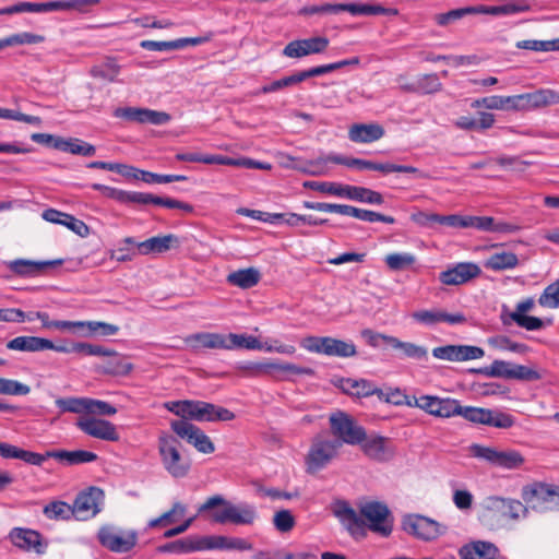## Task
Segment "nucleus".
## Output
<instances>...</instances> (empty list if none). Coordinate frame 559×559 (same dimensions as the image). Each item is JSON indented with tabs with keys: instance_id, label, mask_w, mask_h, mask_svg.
<instances>
[{
	"instance_id": "bb28decb",
	"label": "nucleus",
	"mask_w": 559,
	"mask_h": 559,
	"mask_svg": "<svg viewBox=\"0 0 559 559\" xmlns=\"http://www.w3.org/2000/svg\"><path fill=\"white\" fill-rule=\"evenodd\" d=\"M90 355H100L103 361L96 366V369L106 374L111 376H126L131 369L132 365L124 358L118 355L117 352H85Z\"/></svg>"
},
{
	"instance_id": "f3484780",
	"label": "nucleus",
	"mask_w": 559,
	"mask_h": 559,
	"mask_svg": "<svg viewBox=\"0 0 559 559\" xmlns=\"http://www.w3.org/2000/svg\"><path fill=\"white\" fill-rule=\"evenodd\" d=\"M114 116L131 122L151 123L154 126H163L170 120V115L165 111L140 107H118L115 109Z\"/></svg>"
},
{
	"instance_id": "72a5a7b5",
	"label": "nucleus",
	"mask_w": 559,
	"mask_h": 559,
	"mask_svg": "<svg viewBox=\"0 0 559 559\" xmlns=\"http://www.w3.org/2000/svg\"><path fill=\"white\" fill-rule=\"evenodd\" d=\"M361 338L365 340L366 345L370 347H383L385 349H423L413 344L402 343L395 337L377 333L370 329L362 330Z\"/></svg>"
},
{
	"instance_id": "3c124183",
	"label": "nucleus",
	"mask_w": 559,
	"mask_h": 559,
	"mask_svg": "<svg viewBox=\"0 0 559 559\" xmlns=\"http://www.w3.org/2000/svg\"><path fill=\"white\" fill-rule=\"evenodd\" d=\"M138 241L133 237H126L122 239L118 247L111 252V259L118 262L131 261L138 252Z\"/></svg>"
},
{
	"instance_id": "e2e57ef3",
	"label": "nucleus",
	"mask_w": 559,
	"mask_h": 559,
	"mask_svg": "<svg viewBox=\"0 0 559 559\" xmlns=\"http://www.w3.org/2000/svg\"><path fill=\"white\" fill-rule=\"evenodd\" d=\"M223 156L224 155H211V154H201L195 152H185L176 154V159L179 162H189V163H203L207 165H223Z\"/></svg>"
},
{
	"instance_id": "f8f14e48",
	"label": "nucleus",
	"mask_w": 559,
	"mask_h": 559,
	"mask_svg": "<svg viewBox=\"0 0 559 559\" xmlns=\"http://www.w3.org/2000/svg\"><path fill=\"white\" fill-rule=\"evenodd\" d=\"M523 499L539 511H559V488L537 483L523 488Z\"/></svg>"
},
{
	"instance_id": "a211bd4d",
	"label": "nucleus",
	"mask_w": 559,
	"mask_h": 559,
	"mask_svg": "<svg viewBox=\"0 0 559 559\" xmlns=\"http://www.w3.org/2000/svg\"><path fill=\"white\" fill-rule=\"evenodd\" d=\"M76 427L85 435L105 441H118L120 436L116 426L108 420L92 416H81L76 420Z\"/></svg>"
},
{
	"instance_id": "69168bd1",
	"label": "nucleus",
	"mask_w": 559,
	"mask_h": 559,
	"mask_svg": "<svg viewBox=\"0 0 559 559\" xmlns=\"http://www.w3.org/2000/svg\"><path fill=\"white\" fill-rule=\"evenodd\" d=\"M36 318L40 320L41 325L47 329L76 332V326H83V322L81 321L50 320L47 312L37 311Z\"/></svg>"
},
{
	"instance_id": "6e6d98bb",
	"label": "nucleus",
	"mask_w": 559,
	"mask_h": 559,
	"mask_svg": "<svg viewBox=\"0 0 559 559\" xmlns=\"http://www.w3.org/2000/svg\"><path fill=\"white\" fill-rule=\"evenodd\" d=\"M376 395L380 401L393 404L395 406L406 405L413 407V396L407 395L399 388H390L388 391H383L382 389L378 388V393H376Z\"/></svg>"
},
{
	"instance_id": "5701e85b",
	"label": "nucleus",
	"mask_w": 559,
	"mask_h": 559,
	"mask_svg": "<svg viewBox=\"0 0 559 559\" xmlns=\"http://www.w3.org/2000/svg\"><path fill=\"white\" fill-rule=\"evenodd\" d=\"M9 537L12 544L23 550H34L36 554H44L48 546L47 542H43L41 535L31 528L14 527Z\"/></svg>"
},
{
	"instance_id": "774afa93",
	"label": "nucleus",
	"mask_w": 559,
	"mask_h": 559,
	"mask_svg": "<svg viewBox=\"0 0 559 559\" xmlns=\"http://www.w3.org/2000/svg\"><path fill=\"white\" fill-rule=\"evenodd\" d=\"M304 188L314 190L321 193H326L341 198L343 191V183L330 182V181H305Z\"/></svg>"
},
{
	"instance_id": "ddd939ff",
	"label": "nucleus",
	"mask_w": 559,
	"mask_h": 559,
	"mask_svg": "<svg viewBox=\"0 0 559 559\" xmlns=\"http://www.w3.org/2000/svg\"><path fill=\"white\" fill-rule=\"evenodd\" d=\"M171 430L178 438L186 440L189 444L193 445L199 452L204 454H211L215 451L214 443L211 441L209 436L187 420H173L170 423Z\"/></svg>"
},
{
	"instance_id": "7ed1b4c3",
	"label": "nucleus",
	"mask_w": 559,
	"mask_h": 559,
	"mask_svg": "<svg viewBox=\"0 0 559 559\" xmlns=\"http://www.w3.org/2000/svg\"><path fill=\"white\" fill-rule=\"evenodd\" d=\"M215 507H223V509L212 513V520L219 524L230 522L237 525H249L252 524L257 518L253 506L247 503L235 506L219 495L207 498L206 501L199 507L198 512L204 513Z\"/></svg>"
},
{
	"instance_id": "cd10ccee",
	"label": "nucleus",
	"mask_w": 559,
	"mask_h": 559,
	"mask_svg": "<svg viewBox=\"0 0 559 559\" xmlns=\"http://www.w3.org/2000/svg\"><path fill=\"white\" fill-rule=\"evenodd\" d=\"M180 245L179 237L174 234L151 237L138 243L141 255L162 254Z\"/></svg>"
},
{
	"instance_id": "680f3d73",
	"label": "nucleus",
	"mask_w": 559,
	"mask_h": 559,
	"mask_svg": "<svg viewBox=\"0 0 559 559\" xmlns=\"http://www.w3.org/2000/svg\"><path fill=\"white\" fill-rule=\"evenodd\" d=\"M88 397H66L56 400V405L62 413L83 414L87 412Z\"/></svg>"
},
{
	"instance_id": "1a4fd4ad",
	"label": "nucleus",
	"mask_w": 559,
	"mask_h": 559,
	"mask_svg": "<svg viewBox=\"0 0 559 559\" xmlns=\"http://www.w3.org/2000/svg\"><path fill=\"white\" fill-rule=\"evenodd\" d=\"M472 371L486 377L521 381H537L543 378L542 373L534 368L499 359L493 360L489 366L473 369Z\"/></svg>"
},
{
	"instance_id": "39448f33",
	"label": "nucleus",
	"mask_w": 559,
	"mask_h": 559,
	"mask_svg": "<svg viewBox=\"0 0 559 559\" xmlns=\"http://www.w3.org/2000/svg\"><path fill=\"white\" fill-rule=\"evenodd\" d=\"M180 442L177 437L163 433L158 437V453L164 468L175 478L188 475L191 463L180 451Z\"/></svg>"
},
{
	"instance_id": "4d7b16f0",
	"label": "nucleus",
	"mask_w": 559,
	"mask_h": 559,
	"mask_svg": "<svg viewBox=\"0 0 559 559\" xmlns=\"http://www.w3.org/2000/svg\"><path fill=\"white\" fill-rule=\"evenodd\" d=\"M118 332V326L115 324H109L105 322H83V326H76L75 333H81L84 335H100V336H109L114 335Z\"/></svg>"
},
{
	"instance_id": "bf43d9fd",
	"label": "nucleus",
	"mask_w": 559,
	"mask_h": 559,
	"mask_svg": "<svg viewBox=\"0 0 559 559\" xmlns=\"http://www.w3.org/2000/svg\"><path fill=\"white\" fill-rule=\"evenodd\" d=\"M44 41V36L28 33V32H22L17 34H12L8 37L0 39V50L10 47V46H19V45H34L39 44Z\"/></svg>"
},
{
	"instance_id": "4468645a",
	"label": "nucleus",
	"mask_w": 559,
	"mask_h": 559,
	"mask_svg": "<svg viewBox=\"0 0 559 559\" xmlns=\"http://www.w3.org/2000/svg\"><path fill=\"white\" fill-rule=\"evenodd\" d=\"M403 530L414 537L423 540H433L444 534L445 526L438 522L418 514H408L402 521Z\"/></svg>"
},
{
	"instance_id": "6ab92c4d",
	"label": "nucleus",
	"mask_w": 559,
	"mask_h": 559,
	"mask_svg": "<svg viewBox=\"0 0 559 559\" xmlns=\"http://www.w3.org/2000/svg\"><path fill=\"white\" fill-rule=\"evenodd\" d=\"M234 418L235 414L228 408L204 401L191 400L190 402L189 421H230Z\"/></svg>"
},
{
	"instance_id": "393cba45",
	"label": "nucleus",
	"mask_w": 559,
	"mask_h": 559,
	"mask_svg": "<svg viewBox=\"0 0 559 559\" xmlns=\"http://www.w3.org/2000/svg\"><path fill=\"white\" fill-rule=\"evenodd\" d=\"M63 263L62 259L33 261L27 259H15L8 262V269L21 277H36L49 266H58Z\"/></svg>"
},
{
	"instance_id": "a19ab883",
	"label": "nucleus",
	"mask_w": 559,
	"mask_h": 559,
	"mask_svg": "<svg viewBox=\"0 0 559 559\" xmlns=\"http://www.w3.org/2000/svg\"><path fill=\"white\" fill-rule=\"evenodd\" d=\"M0 456L3 459H17L27 464L40 466L44 463L41 453L20 449L7 442H0Z\"/></svg>"
},
{
	"instance_id": "f03ea898",
	"label": "nucleus",
	"mask_w": 559,
	"mask_h": 559,
	"mask_svg": "<svg viewBox=\"0 0 559 559\" xmlns=\"http://www.w3.org/2000/svg\"><path fill=\"white\" fill-rule=\"evenodd\" d=\"M92 189L100 192L104 197L112 199L121 204H140V205H158L167 209H178L186 213H192L194 207L187 202H182L171 198H163L152 193L126 191L115 187L102 183H93Z\"/></svg>"
},
{
	"instance_id": "7c9ffc66",
	"label": "nucleus",
	"mask_w": 559,
	"mask_h": 559,
	"mask_svg": "<svg viewBox=\"0 0 559 559\" xmlns=\"http://www.w3.org/2000/svg\"><path fill=\"white\" fill-rule=\"evenodd\" d=\"M460 559H496L499 556L498 547L485 540H476L459 548Z\"/></svg>"
},
{
	"instance_id": "2eb2a0df",
	"label": "nucleus",
	"mask_w": 559,
	"mask_h": 559,
	"mask_svg": "<svg viewBox=\"0 0 559 559\" xmlns=\"http://www.w3.org/2000/svg\"><path fill=\"white\" fill-rule=\"evenodd\" d=\"M104 502V491L98 487H88L81 491L72 504L74 518L80 521H86L94 518L102 510Z\"/></svg>"
},
{
	"instance_id": "412c9836",
	"label": "nucleus",
	"mask_w": 559,
	"mask_h": 559,
	"mask_svg": "<svg viewBox=\"0 0 559 559\" xmlns=\"http://www.w3.org/2000/svg\"><path fill=\"white\" fill-rule=\"evenodd\" d=\"M332 513L352 536L365 535V521L345 500H336L332 503Z\"/></svg>"
},
{
	"instance_id": "b1692460",
	"label": "nucleus",
	"mask_w": 559,
	"mask_h": 559,
	"mask_svg": "<svg viewBox=\"0 0 559 559\" xmlns=\"http://www.w3.org/2000/svg\"><path fill=\"white\" fill-rule=\"evenodd\" d=\"M412 318L419 324L435 326L441 322L450 325L462 324L466 321L463 313H448L439 309H423L412 313Z\"/></svg>"
},
{
	"instance_id": "0eeeda50",
	"label": "nucleus",
	"mask_w": 559,
	"mask_h": 559,
	"mask_svg": "<svg viewBox=\"0 0 559 559\" xmlns=\"http://www.w3.org/2000/svg\"><path fill=\"white\" fill-rule=\"evenodd\" d=\"M359 516L367 527L382 537H388L393 531V515L389 507L381 501H368L360 506Z\"/></svg>"
},
{
	"instance_id": "f257e3e1",
	"label": "nucleus",
	"mask_w": 559,
	"mask_h": 559,
	"mask_svg": "<svg viewBox=\"0 0 559 559\" xmlns=\"http://www.w3.org/2000/svg\"><path fill=\"white\" fill-rule=\"evenodd\" d=\"M186 345L191 349L199 347L231 349L238 347L240 349H264L262 342L252 335L229 333L227 335L217 333H195L185 338ZM265 349H288V347L267 345ZM289 349H294L293 346Z\"/></svg>"
},
{
	"instance_id": "6e6552de",
	"label": "nucleus",
	"mask_w": 559,
	"mask_h": 559,
	"mask_svg": "<svg viewBox=\"0 0 559 559\" xmlns=\"http://www.w3.org/2000/svg\"><path fill=\"white\" fill-rule=\"evenodd\" d=\"M331 433L335 437L333 441H341V447L345 444H360L366 439V430L362 426L348 414L337 411L329 417Z\"/></svg>"
},
{
	"instance_id": "8fccbe9b",
	"label": "nucleus",
	"mask_w": 559,
	"mask_h": 559,
	"mask_svg": "<svg viewBox=\"0 0 559 559\" xmlns=\"http://www.w3.org/2000/svg\"><path fill=\"white\" fill-rule=\"evenodd\" d=\"M442 88V83L436 73L425 74L408 86H405L406 91L416 92L420 94H433Z\"/></svg>"
},
{
	"instance_id": "4c0bfd02",
	"label": "nucleus",
	"mask_w": 559,
	"mask_h": 559,
	"mask_svg": "<svg viewBox=\"0 0 559 559\" xmlns=\"http://www.w3.org/2000/svg\"><path fill=\"white\" fill-rule=\"evenodd\" d=\"M275 222L274 225H287L290 227H298L300 225L319 226L325 225L328 218H319L312 215H301L296 213H274L271 216Z\"/></svg>"
},
{
	"instance_id": "de8ad7c7",
	"label": "nucleus",
	"mask_w": 559,
	"mask_h": 559,
	"mask_svg": "<svg viewBox=\"0 0 559 559\" xmlns=\"http://www.w3.org/2000/svg\"><path fill=\"white\" fill-rule=\"evenodd\" d=\"M56 150L73 155L93 156L96 153L94 145L80 139H63L56 144Z\"/></svg>"
},
{
	"instance_id": "79ce46f5",
	"label": "nucleus",
	"mask_w": 559,
	"mask_h": 559,
	"mask_svg": "<svg viewBox=\"0 0 559 559\" xmlns=\"http://www.w3.org/2000/svg\"><path fill=\"white\" fill-rule=\"evenodd\" d=\"M7 349H67L50 340L35 336H17L7 344Z\"/></svg>"
},
{
	"instance_id": "09e8293b",
	"label": "nucleus",
	"mask_w": 559,
	"mask_h": 559,
	"mask_svg": "<svg viewBox=\"0 0 559 559\" xmlns=\"http://www.w3.org/2000/svg\"><path fill=\"white\" fill-rule=\"evenodd\" d=\"M519 263L518 255L513 252H496L484 263L486 269L492 271H504L514 269Z\"/></svg>"
},
{
	"instance_id": "5fc2aeb1",
	"label": "nucleus",
	"mask_w": 559,
	"mask_h": 559,
	"mask_svg": "<svg viewBox=\"0 0 559 559\" xmlns=\"http://www.w3.org/2000/svg\"><path fill=\"white\" fill-rule=\"evenodd\" d=\"M385 441L384 437L366 438L360 444L367 456L376 461H384L386 459Z\"/></svg>"
},
{
	"instance_id": "49530a36",
	"label": "nucleus",
	"mask_w": 559,
	"mask_h": 559,
	"mask_svg": "<svg viewBox=\"0 0 559 559\" xmlns=\"http://www.w3.org/2000/svg\"><path fill=\"white\" fill-rule=\"evenodd\" d=\"M474 406H462L459 401L451 399H439L438 407L435 409L437 417L449 418L452 416H462L471 421L468 411H473Z\"/></svg>"
},
{
	"instance_id": "423d86ee",
	"label": "nucleus",
	"mask_w": 559,
	"mask_h": 559,
	"mask_svg": "<svg viewBox=\"0 0 559 559\" xmlns=\"http://www.w3.org/2000/svg\"><path fill=\"white\" fill-rule=\"evenodd\" d=\"M340 448L341 441L316 436L305 459L307 473L316 474L326 467L337 456Z\"/></svg>"
},
{
	"instance_id": "c03bdc74",
	"label": "nucleus",
	"mask_w": 559,
	"mask_h": 559,
	"mask_svg": "<svg viewBox=\"0 0 559 559\" xmlns=\"http://www.w3.org/2000/svg\"><path fill=\"white\" fill-rule=\"evenodd\" d=\"M520 226L516 224L496 221L491 216H476L475 229L497 233V234H513L520 230Z\"/></svg>"
},
{
	"instance_id": "37998d69",
	"label": "nucleus",
	"mask_w": 559,
	"mask_h": 559,
	"mask_svg": "<svg viewBox=\"0 0 559 559\" xmlns=\"http://www.w3.org/2000/svg\"><path fill=\"white\" fill-rule=\"evenodd\" d=\"M158 552L166 554H189L201 550V538L198 536H188L186 538L177 539L166 543L156 548Z\"/></svg>"
},
{
	"instance_id": "c756f323",
	"label": "nucleus",
	"mask_w": 559,
	"mask_h": 559,
	"mask_svg": "<svg viewBox=\"0 0 559 559\" xmlns=\"http://www.w3.org/2000/svg\"><path fill=\"white\" fill-rule=\"evenodd\" d=\"M337 14L341 12H349L354 16L358 15H399L396 8H385L379 3H336Z\"/></svg>"
},
{
	"instance_id": "20e7f679",
	"label": "nucleus",
	"mask_w": 559,
	"mask_h": 559,
	"mask_svg": "<svg viewBox=\"0 0 559 559\" xmlns=\"http://www.w3.org/2000/svg\"><path fill=\"white\" fill-rule=\"evenodd\" d=\"M235 369L246 377L272 376L278 380H289L293 376H312L314 371L308 367H300L294 364L282 362L275 359L261 361H239Z\"/></svg>"
},
{
	"instance_id": "864d4df0",
	"label": "nucleus",
	"mask_w": 559,
	"mask_h": 559,
	"mask_svg": "<svg viewBox=\"0 0 559 559\" xmlns=\"http://www.w3.org/2000/svg\"><path fill=\"white\" fill-rule=\"evenodd\" d=\"M120 72V66L115 58H107L103 63L96 64L91 69V75L114 82Z\"/></svg>"
},
{
	"instance_id": "ea45409f",
	"label": "nucleus",
	"mask_w": 559,
	"mask_h": 559,
	"mask_svg": "<svg viewBox=\"0 0 559 559\" xmlns=\"http://www.w3.org/2000/svg\"><path fill=\"white\" fill-rule=\"evenodd\" d=\"M500 318L504 325L515 323L527 331H537L544 326L543 320L537 317L509 313V308L506 305L502 306Z\"/></svg>"
},
{
	"instance_id": "9d476101",
	"label": "nucleus",
	"mask_w": 559,
	"mask_h": 559,
	"mask_svg": "<svg viewBox=\"0 0 559 559\" xmlns=\"http://www.w3.org/2000/svg\"><path fill=\"white\" fill-rule=\"evenodd\" d=\"M98 543L116 554L131 551L138 543V533L133 530H122L111 524H105L97 532Z\"/></svg>"
},
{
	"instance_id": "603ef678",
	"label": "nucleus",
	"mask_w": 559,
	"mask_h": 559,
	"mask_svg": "<svg viewBox=\"0 0 559 559\" xmlns=\"http://www.w3.org/2000/svg\"><path fill=\"white\" fill-rule=\"evenodd\" d=\"M43 513L49 520H70L74 516L73 507L64 501H52L46 504Z\"/></svg>"
},
{
	"instance_id": "e433bc0d",
	"label": "nucleus",
	"mask_w": 559,
	"mask_h": 559,
	"mask_svg": "<svg viewBox=\"0 0 559 559\" xmlns=\"http://www.w3.org/2000/svg\"><path fill=\"white\" fill-rule=\"evenodd\" d=\"M299 346L302 349H356L354 343L335 340L332 337L308 336L304 337Z\"/></svg>"
},
{
	"instance_id": "2f4dec72",
	"label": "nucleus",
	"mask_w": 559,
	"mask_h": 559,
	"mask_svg": "<svg viewBox=\"0 0 559 559\" xmlns=\"http://www.w3.org/2000/svg\"><path fill=\"white\" fill-rule=\"evenodd\" d=\"M41 456L44 457V462L47 459H56L59 462H63L69 466L91 463L98 459L96 453L87 450H50L45 453H41Z\"/></svg>"
},
{
	"instance_id": "13d9d810",
	"label": "nucleus",
	"mask_w": 559,
	"mask_h": 559,
	"mask_svg": "<svg viewBox=\"0 0 559 559\" xmlns=\"http://www.w3.org/2000/svg\"><path fill=\"white\" fill-rule=\"evenodd\" d=\"M322 163H334L337 165H344L350 168H357L359 170H367L369 159H362L357 157H346L340 154H329L326 156L320 157L317 165Z\"/></svg>"
},
{
	"instance_id": "4be33fe9",
	"label": "nucleus",
	"mask_w": 559,
	"mask_h": 559,
	"mask_svg": "<svg viewBox=\"0 0 559 559\" xmlns=\"http://www.w3.org/2000/svg\"><path fill=\"white\" fill-rule=\"evenodd\" d=\"M468 415H471V423L473 424H480L500 429L511 428L515 423L514 417L508 413L483 407H474L473 411H468Z\"/></svg>"
},
{
	"instance_id": "338daca9",
	"label": "nucleus",
	"mask_w": 559,
	"mask_h": 559,
	"mask_svg": "<svg viewBox=\"0 0 559 559\" xmlns=\"http://www.w3.org/2000/svg\"><path fill=\"white\" fill-rule=\"evenodd\" d=\"M538 304L545 308H559V278L545 287L538 298Z\"/></svg>"
},
{
	"instance_id": "a18cd8bd",
	"label": "nucleus",
	"mask_w": 559,
	"mask_h": 559,
	"mask_svg": "<svg viewBox=\"0 0 559 559\" xmlns=\"http://www.w3.org/2000/svg\"><path fill=\"white\" fill-rule=\"evenodd\" d=\"M261 280V274L255 267L240 269L227 275V282L242 289L255 286Z\"/></svg>"
},
{
	"instance_id": "052dcab7",
	"label": "nucleus",
	"mask_w": 559,
	"mask_h": 559,
	"mask_svg": "<svg viewBox=\"0 0 559 559\" xmlns=\"http://www.w3.org/2000/svg\"><path fill=\"white\" fill-rule=\"evenodd\" d=\"M533 109L559 104V93L550 88H539L531 92Z\"/></svg>"
},
{
	"instance_id": "0e129e2a",
	"label": "nucleus",
	"mask_w": 559,
	"mask_h": 559,
	"mask_svg": "<svg viewBox=\"0 0 559 559\" xmlns=\"http://www.w3.org/2000/svg\"><path fill=\"white\" fill-rule=\"evenodd\" d=\"M430 62L447 61L453 67L478 64L479 58L476 55L454 56V55H430L426 58Z\"/></svg>"
},
{
	"instance_id": "58836bf2",
	"label": "nucleus",
	"mask_w": 559,
	"mask_h": 559,
	"mask_svg": "<svg viewBox=\"0 0 559 559\" xmlns=\"http://www.w3.org/2000/svg\"><path fill=\"white\" fill-rule=\"evenodd\" d=\"M340 389L349 395L357 397H367L371 395H376L378 393V388L368 380L365 379H352L344 378L340 380Z\"/></svg>"
},
{
	"instance_id": "aec40b11",
	"label": "nucleus",
	"mask_w": 559,
	"mask_h": 559,
	"mask_svg": "<svg viewBox=\"0 0 559 559\" xmlns=\"http://www.w3.org/2000/svg\"><path fill=\"white\" fill-rule=\"evenodd\" d=\"M329 39L324 36H314L305 39L289 41L283 49V56L287 58H302L306 56L321 53L329 46Z\"/></svg>"
},
{
	"instance_id": "c85d7f7f",
	"label": "nucleus",
	"mask_w": 559,
	"mask_h": 559,
	"mask_svg": "<svg viewBox=\"0 0 559 559\" xmlns=\"http://www.w3.org/2000/svg\"><path fill=\"white\" fill-rule=\"evenodd\" d=\"M201 538V550L221 549V550H250L252 545L239 537H227L221 535L203 536Z\"/></svg>"
},
{
	"instance_id": "dca6fc26",
	"label": "nucleus",
	"mask_w": 559,
	"mask_h": 559,
	"mask_svg": "<svg viewBox=\"0 0 559 559\" xmlns=\"http://www.w3.org/2000/svg\"><path fill=\"white\" fill-rule=\"evenodd\" d=\"M481 274V269L474 262H459L440 272L439 281L447 286H459L468 283Z\"/></svg>"
},
{
	"instance_id": "c9c22d12",
	"label": "nucleus",
	"mask_w": 559,
	"mask_h": 559,
	"mask_svg": "<svg viewBox=\"0 0 559 559\" xmlns=\"http://www.w3.org/2000/svg\"><path fill=\"white\" fill-rule=\"evenodd\" d=\"M341 198L376 205H381L384 202L380 192L369 188L350 185H344Z\"/></svg>"
},
{
	"instance_id": "9b49d317",
	"label": "nucleus",
	"mask_w": 559,
	"mask_h": 559,
	"mask_svg": "<svg viewBox=\"0 0 559 559\" xmlns=\"http://www.w3.org/2000/svg\"><path fill=\"white\" fill-rule=\"evenodd\" d=\"M469 452L474 457L506 469L519 468L525 462L524 456L516 450L499 451L495 448L474 443L469 447Z\"/></svg>"
},
{
	"instance_id": "473e14b6",
	"label": "nucleus",
	"mask_w": 559,
	"mask_h": 559,
	"mask_svg": "<svg viewBox=\"0 0 559 559\" xmlns=\"http://www.w3.org/2000/svg\"><path fill=\"white\" fill-rule=\"evenodd\" d=\"M488 509L496 510L502 518L511 520H518L527 513V508L520 500L500 497L488 498Z\"/></svg>"
},
{
	"instance_id": "a878e982",
	"label": "nucleus",
	"mask_w": 559,
	"mask_h": 559,
	"mask_svg": "<svg viewBox=\"0 0 559 559\" xmlns=\"http://www.w3.org/2000/svg\"><path fill=\"white\" fill-rule=\"evenodd\" d=\"M421 225H429L437 223L452 228H475L476 216L472 215H440L436 213L425 214L419 213L418 218H415Z\"/></svg>"
},
{
	"instance_id": "f704fd0d",
	"label": "nucleus",
	"mask_w": 559,
	"mask_h": 559,
	"mask_svg": "<svg viewBox=\"0 0 559 559\" xmlns=\"http://www.w3.org/2000/svg\"><path fill=\"white\" fill-rule=\"evenodd\" d=\"M384 128L379 123H354L348 130V139L354 143H372L384 135Z\"/></svg>"
}]
</instances>
